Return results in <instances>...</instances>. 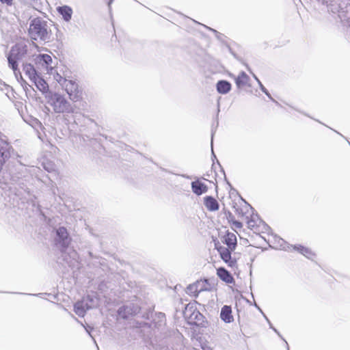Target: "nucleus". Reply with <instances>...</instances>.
I'll use <instances>...</instances> for the list:
<instances>
[{
    "label": "nucleus",
    "instance_id": "1",
    "mask_svg": "<svg viewBox=\"0 0 350 350\" xmlns=\"http://www.w3.org/2000/svg\"><path fill=\"white\" fill-rule=\"evenodd\" d=\"M27 34L33 42L38 41L40 43H46L53 39L48 22L40 16L30 20Z\"/></svg>",
    "mask_w": 350,
    "mask_h": 350
},
{
    "label": "nucleus",
    "instance_id": "2",
    "mask_svg": "<svg viewBox=\"0 0 350 350\" xmlns=\"http://www.w3.org/2000/svg\"><path fill=\"white\" fill-rule=\"evenodd\" d=\"M21 166L15 162H8L5 169L0 172V183L10 188L18 185L23 189L24 185Z\"/></svg>",
    "mask_w": 350,
    "mask_h": 350
},
{
    "label": "nucleus",
    "instance_id": "3",
    "mask_svg": "<svg viewBox=\"0 0 350 350\" xmlns=\"http://www.w3.org/2000/svg\"><path fill=\"white\" fill-rule=\"evenodd\" d=\"M28 52V46L23 42H17L12 46L9 53L6 55L8 64L16 77L18 78V73H20L18 69V62L21 60ZM18 80V79H17Z\"/></svg>",
    "mask_w": 350,
    "mask_h": 350
},
{
    "label": "nucleus",
    "instance_id": "4",
    "mask_svg": "<svg viewBox=\"0 0 350 350\" xmlns=\"http://www.w3.org/2000/svg\"><path fill=\"white\" fill-rule=\"evenodd\" d=\"M328 8V11L338 14L340 20L350 18V0H317Z\"/></svg>",
    "mask_w": 350,
    "mask_h": 350
},
{
    "label": "nucleus",
    "instance_id": "5",
    "mask_svg": "<svg viewBox=\"0 0 350 350\" xmlns=\"http://www.w3.org/2000/svg\"><path fill=\"white\" fill-rule=\"evenodd\" d=\"M47 103L53 107L57 113H72L75 112L73 106L60 94L53 92L46 96Z\"/></svg>",
    "mask_w": 350,
    "mask_h": 350
},
{
    "label": "nucleus",
    "instance_id": "6",
    "mask_svg": "<svg viewBox=\"0 0 350 350\" xmlns=\"http://www.w3.org/2000/svg\"><path fill=\"white\" fill-rule=\"evenodd\" d=\"M53 232L54 233V245L61 252H66L72 242V237L67 228L64 226H59L54 228Z\"/></svg>",
    "mask_w": 350,
    "mask_h": 350
},
{
    "label": "nucleus",
    "instance_id": "7",
    "mask_svg": "<svg viewBox=\"0 0 350 350\" xmlns=\"http://www.w3.org/2000/svg\"><path fill=\"white\" fill-rule=\"evenodd\" d=\"M183 316L188 319L190 325L206 327L208 322L205 320V317L193 304H187L185 310L183 311Z\"/></svg>",
    "mask_w": 350,
    "mask_h": 350
},
{
    "label": "nucleus",
    "instance_id": "8",
    "mask_svg": "<svg viewBox=\"0 0 350 350\" xmlns=\"http://www.w3.org/2000/svg\"><path fill=\"white\" fill-rule=\"evenodd\" d=\"M242 200L245 203V208L246 211H244L243 209H236V212L241 216H244L245 214H247L249 211V210L251 211L252 213L250 216V218L247 217V224L248 228L250 229H252L255 226H260L262 225L264 226V228L265 230H271V228L260 218V215L258 214V213L255 211V209L249 204L245 200L242 199Z\"/></svg>",
    "mask_w": 350,
    "mask_h": 350
},
{
    "label": "nucleus",
    "instance_id": "9",
    "mask_svg": "<svg viewBox=\"0 0 350 350\" xmlns=\"http://www.w3.org/2000/svg\"><path fill=\"white\" fill-rule=\"evenodd\" d=\"M141 307L134 303H130L127 305H124L118 309V316L122 319L126 320L130 317L135 316L139 313Z\"/></svg>",
    "mask_w": 350,
    "mask_h": 350
},
{
    "label": "nucleus",
    "instance_id": "10",
    "mask_svg": "<svg viewBox=\"0 0 350 350\" xmlns=\"http://www.w3.org/2000/svg\"><path fill=\"white\" fill-rule=\"evenodd\" d=\"M63 87L72 101L77 102L81 98L82 92L79 89V85L75 81L68 80Z\"/></svg>",
    "mask_w": 350,
    "mask_h": 350
},
{
    "label": "nucleus",
    "instance_id": "11",
    "mask_svg": "<svg viewBox=\"0 0 350 350\" xmlns=\"http://www.w3.org/2000/svg\"><path fill=\"white\" fill-rule=\"evenodd\" d=\"M12 150L13 148L9 143L0 139V172L10 158Z\"/></svg>",
    "mask_w": 350,
    "mask_h": 350
},
{
    "label": "nucleus",
    "instance_id": "12",
    "mask_svg": "<svg viewBox=\"0 0 350 350\" xmlns=\"http://www.w3.org/2000/svg\"><path fill=\"white\" fill-rule=\"evenodd\" d=\"M36 85V88L42 92V94L44 95V97L46 98V96H50L53 92H51L49 89V86L47 82L43 79V77L40 75L36 80L32 81Z\"/></svg>",
    "mask_w": 350,
    "mask_h": 350
},
{
    "label": "nucleus",
    "instance_id": "13",
    "mask_svg": "<svg viewBox=\"0 0 350 350\" xmlns=\"http://www.w3.org/2000/svg\"><path fill=\"white\" fill-rule=\"evenodd\" d=\"M217 275L226 284H234L235 280L232 273L224 267L217 269Z\"/></svg>",
    "mask_w": 350,
    "mask_h": 350
},
{
    "label": "nucleus",
    "instance_id": "14",
    "mask_svg": "<svg viewBox=\"0 0 350 350\" xmlns=\"http://www.w3.org/2000/svg\"><path fill=\"white\" fill-rule=\"evenodd\" d=\"M221 241L224 244L226 245L227 247L231 250H235L237 245V240L236 235L227 231L225 235L221 238Z\"/></svg>",
    "mask_w": 350,
    "mask_h": 350
},
{
    "label": "nucleus",
    "instance_id": "15",
    "mask_svg": "<svg viewBox=\"0 0 350 350\" xmlns=\"http://www.w3.org/2000/svg\"><path fill=\"white\" fill-rule=\"evenodd\" d=\"M151 323H152V329L161 328L166 323L165 314L161 312H155Z\"/></svg>",
    "mask_w": 350,
    "mask_h": 350
},
{
    "label": "nucleus",
    "instance_id": "16",
    "mask_svg": "<svg viewBox=\"0 0 350 350\" xmlns=\"http://www.w3.org/2000/svg\"><path fill=\"white\" fill-rule=\"evenodd\" d=\"M291 247L293 250L297 251L299 254H302L307 258L312 260L315 257V254L309 248L300 244L291 245Z\"/></svg>",
    "mask_w": 350,
    "mask_h": 350
},
{
    "label": "nucleus",
    "instance_id": "17",
    "mask_svg": "<svg viewBox=\"0 0 350 350\" xmlns=\"http://www.w3.org/2000/svg\"><path fill=\"white\" fill-rule=\"evenodd\" d=\"M191 186L193 193L197 196H201L208 191V186L200 180L191 182Z\"/></svg>",
    "mask_w": 350,
    "mask_h": 350
},
{
    "label": "nucleus",
    "instance_id": "18",
    "mask_svg": "<svg viewBox=\"0 0 350 350\" xmlns=\"http://www.w3.org/2000/svg\"><path fill=\"white\" fill-rule=\"evenodd\" d=\"M84 301L86 309L90 310L96 308L99 304V298L94 293L88 294L82 298Z\"/></svg>",
    "mask_w": 350,
    "mask_h": 350
},
{
    "label": "nucleus",
    "instance_id": "19",
    "mask_svg": "<svg viewBox=\"0 0 350 350\" xmlns=\"http://www.w3.org/2000/svg\"><path fill=\"white\" fill-rule=\"evenodd\" d=\"M52 57L51 55L44 53L38 54L36 58V64L45 66L47 70L52 69Z\"/></svg>",
    "mask_w": 350,
    "mask_h": 350
},
{
    "label": "nucleus",
    "instance_id": "20",
    "mask_svg": "<svg viewBox=\"0 0 350 350\" xmlns=\"http://www.w3.org/2000/svg\"><path fill=\"white\" fill-rule=\"evenodd\" d=\"M243 64L245 66L247 70L252 75L253 77L254 78V79L256 81V82L258 83V85L260 89V90L272 101L274 103H275L277 105H279L280 106V104L277 101L275 100L271 95V94L269 93V92L267 90V89L263 85V84L262 83V82L260 81V79L257 77V76L254 74L250 68L249 67L248 64H246V63H243Z\"/></svg>",
    "mask_w": 350,
    "mask_h": 350
},
{
    "label": "nucleus",
    "instance_id": "21",
    "mask_svg": "<svg viewBox=\"0 0 350 350\" xmlns=\"http://www.w3.org/2000/svg\"><path fill=\"white\" fill-rule=\"evenodd\" d=\"M57 11L62 16V19L65 22H70L73 14L72 9L70 6L64 5L57 8Z\"/></svg>",
    "mask_w": 350,
    "mask_h": 350
},
{
    "label": "nucleus",
    "instance_id": "22",
    "mask_svg": "<svg viewBox=\"0 0 350 350\" xmlns=\"http://www.w3.org/2000/svg\"><path fill=\"white\" fill-rule=\"evenodd\" d=\"M204 205L209 211H216L219 208V204L212 196H206L204 198Z\"/></svg>",
    "mask_w": 350,
    "mask_h": 350
},
{
    "label": "nucleus",
    "instance_id": "23",
    "mask_svg": "<svg viewBox=\"0 0 350 350\" xmlns=\"http://www.w3.org/2000/svg\"><path fill=\"white\" fill-rule=\"evenodd\" d=\"M215 88L219 94H226L231 90L232 84L227 80L221 79L216 83Z\"/></svg>",
    "mask_w": 350,
    "mask_h": 350
},
{
    "label": "nucleus",
    "instance_id": "24",
    "mask_svg": "<svg viewBox=\"0 0 350 350\" xmlns=\"http://www.w3.org/2000/svg\"><path fill=\"white\" fill-rule=\"evenodd\" d=\"M220 318L226 323H230L234 319L232 314V308L230 306L224 305L220 311Z\"/></svg>",
    "mask_w": 350,
    "mask_h": 350
},
{
    "label": "nucleus",
    "instance_id": "25",
    "mask_svg": "<svg viewBox=\"0 0 350 350\" xmlns=\"http://www.w3.org/2000/svg\"><path fill=\"white\" fill-rule=\"evenodd\" d=\"M23 71L25 75H27L29 79L33 81L36 80V79L40 75L35 68L33 65L31 64H23Z\"/></svg>",
    "mask_w": 350,
    "mask_h": 350
},
{
    "label": "nucleus",
    "instance_id": "26",
    "mask_svg": "<svg viewBox=\"0 0 350 350\" xmlns=\"http://www.w3.org/2000/svg\"><path fill=\"white\" fill-rule=\"evenodd\" d=\"M250 79V77L245 72L241 71L238 76L234 78V82L237 88L241 89L248 83Z\"/></svg>",
    "mask_w": 350,
    "mask_h": 350
},
{
    "label": "nucleus",
    "instance_id": "27",
    "mask_svg": "<svg viewBox=\"0 0 350 350\" xmlns=\"http://www.w3.org/2000/svg\"><path fill=\"white\" fill-rule=\"evenodd\" d=\"M215 249L217 250V252L220 256V258H221V260L223 261L226 260V259H228V258L230 259V256L232 255V253L234 251V250H231L228 247H226L224 246L220 245L219 242L217 243H215Z\"/></svg>",
    "mask_w": 350,
    "mask_h": 350
},
{
    "label": "nucleus",
    "instance_id": "28",
    "mask_svg": "<svg viewBox=\"0 0 350 350\" xmlns=\"http://www.w3.org/2000/svg\"><path fill=\"white\" fill-rule=\"evenodd\" d=\"M73 307H74V312L79 317H83L85 315L86 312L88 310V309H86V306L85 305V302L82 299L77 301L74 304Z\"/></svg>",
    "mask_w": 350,
    "mask_h": 350
},
{
    "label": "nucleus",
    "instance_id": "29",
    "mask_svg": "<svg viewBox=\"0 0 350 350\" xmlns=\"http://www.w3.org/2000/svg\"><path fill=\"white\" fill-rule=\"evenodd\" d=\"M199 284L200 283L196 282L189 284L186 288V293L189 295L197 297L200 293L198 287Z\"/></svg>",
    "mask_w": 350,
    "mask_h": 350
},
{
    "label": "nucleus",
    "instance_id": "30",
    "mask_svg": "<svg viewBox=\"0 0 350 350\" xmlns=\"http://www.w3.org/2000/svg\"><path fill=\"white\" fill-rule=\"evenodd\" d=\"M196 282H200L199 284V290L200 292L202 291H209L211 290L212 287L211 284L209 283V281L206 278H204L202 280H197Z\"/></svg>",
    "mask_w": 350,
    "mask_h": 350
},
{
    "label": "nucleus",
    "instance_id": "31",
    "mask_svg": "<svg viewBox=\"0 0 350 350\" xmlns=\"http://www.w3.org/2000/svg\"><path fill=\"white\" fill-rule=\"evenodd\" d=\"M136 327L140 329H152V323L144 322V321H137L136 322Z\"/></svg>",
    "mask_w": 350,
    "mask_h": 350
},
{
    "label": "nucleus",
    "instance_id": "32",
    "mask_svg": "<svg viewBox=\"0 0 350 350\" xmlns=\"http://www.w3.org/2000/svg\"><path fill=\"white\" fill-rule=\"evenodd\" d=\"M31 5L34 10L39 12L42 8V0H31Z\"/></svg>",
    "mask_w": 350,
    "mask_h": 350
},
{
    "label": "nucleus",
    "instance_id": "33",
    "mask_svg": "<svg viewBox=\"0 0 350 350\" xmlns=\"http://www.w3.org/2000/svg\"><path fill=\"white\" fill-rule=\"evenodd\" d=\"M215 135V131L213 129L211 130V159L213 162L214 163L215 159L217 160V157L215 154V152L213 150V137Z\"/></svg>",
    "mask_w": 350,
    "mask_h": 350
},
{
    "label": "nucleus",
    "instance_id": "34",
    "mask_svg": "<svg viewBox=\"0 0 350 350\" xmlns=\"http://www.w3.org/2000/svg\"><path fill=\"white\" fill-rule=\"evenodd\" d=\"M217 164L219 165L220 169H221V172H222V174H224V180L225 182L226 183V184L229 186V187L230 188V191H236V190L232 187L231 183L229 182V180L227 179L226 178V173H225V171L224 170V168L222 167V166L221 165L220 163L219 162L218 160H217Z\"/></svg>",
    "mask_w": 350,
    "mask_h": 350
},
{
    "label": "nucleus",
    "instance_id": "35",
    "mask_svg": "<svg viewBox=\"0 0 350 350\" xmlns=\"http://www.w3.org/2000/svg\"><path fill=\"white\" fill-rule=\"evenodd\" d=\"M217 164L219 165L220 169H221V172H222V174H224V180L225 182L226 183V184L229 186V187L230 188V191H236V190L232 187L231 183L229 182V180L227 179L226 178V173H225V171L224 170V168L222 167V166L221 165L220 163L219 162L218 160H217Z\"/></svg>",
    "mask_w": 350,
    "mask_h": 350
},
{
    "label": "nucleus",
    "instance_id": "36",
    "mask_svg": "<svg viewBox=\"0 0 350 350\" xmlns=\"http://www.w3.org/2000/svg\"><path fill=\"white\" fill-rule=\"evenodd\" d=\"M217 164L219 165L220 169H221V172H222V174H224V180L225 182L226 183V184L229 186V187L230 188V191H236V190L232 187L231 183L229 182V180L227 179L226 178V173H225V171L224 170V168L222 167V166L221 165L220 163L219 162L218 160H217Z\"/></svg>",
    "mask_w": 350,
    "mask_h": 350
},
{
    "label": "nucleus",
    "instance_id": "37",
    "mask_svg": "<svg viewBox=\"0 0 350 350\" xmlns=\"http://www.w3.org/2000/svg\"><path fill=\"white\" fill-rule=\"evenodd\" d=\"M224 262L228 265L230 267H234L237 265V261L236 258H233L232 257V255L230 256V259H226V260H224Z\"/></svg>",
    "mask_w": 350,
    "mask_h": 350
},
{
    "label": "nucleus",
    "instance_id": "38",
    "mask_svg": "<svg viewBox=\"0 0 350 350\" xmlns=\"http://www.w3.org/2000/svg\"><path fill=\"white\" fill-rule=\"evenodd\" d=\"M18 74L20 75V77H21V81H20L21 84L23 88L24 89V90L25 91L26 94H27V92L29 91V88H32V87L31 85H29L27 83V82L23 79L21 72Z\"/></svg>",
    "mask_w": 350,
    "mask_h": 350
},
{
    "label": "nucleus",
    "instance_id": "39",
    "mask_svg": "<svg viewBox=\"0 0 350 350\" xmlns=\"http://www.w3.org/2000/svg\"><path fill=\"white\" fill-rule=\"evenodd\" d=\"M206 28H207L208 30L213 31L215 35V37L217 38V40L221 41L222 40V37H224V34H222L221 33L217 31V30L211 28V27H207L206 25H204Z\"/></svg>",
    "mask_w": 350,
    "mask_h": 350
},
{
    "label": "nucleus",
    "instance_id": "40",
    "mask_svg": "<svg viewBox=\"0 0 350 350\" xmlns=\"http://www.w3.org/2000/svg\"><path fill=\"white\" fill-rule=\"evenodd\" d=\"M142 317L145 319H150L153 317V310L149 309L144 314H143Z\"/></svg>",
    "mask_w": 350,
    "mask_h": 350
},
{
    "label": "nucleus",
    "instance_id": "41",
    "mask_svg": "<svg viewBox=\"0 0 350 350\" xmlns=\"http://www.w3.org/2000/svg\"><path fill=\"white\" fill-rule=\"evenodd\" d=\"M55 79L56 81L61 85H64L66 82L68 81V79H66V78H64L62 77L61 75H59V74L57 75V76L55 77Z\"/></svg>",
    "mask_w": 350,
    "mask_h": 350
},
{
    "label": "nucleus",
    "instance_id": "42",
    "mask_svg": "<svg viewBox=\"0 0 350 350\" xmlns=\"http://www.w3.org/2000/svg\"><path fill=\"white\" fill-rule=\"evenodd\" d=\"M225 215L229 223H231L235 219L233 214L228 210L225 211Z\"/></svg>",
    "mask_w": 350,
    "mask_h": 350
},
{
    "label": "nucleus",
    "instance_id": "43",
    "mask_svg": "<svg viewBox=\"0 0 350 350\" xmlns=\"http://www.w3.org/2000/svg\"><path fill=\"white\" fill-rule=\"evenodd\" d=\"M227 47H228V49L229 52L232 54V56H233L236 59H237L238 61H239V62H242V59H241V58H240V57L237 55V54L234 51H232V49L230 48V46H228V45H227Z\"/></svg>",
    "mask_w": 350,
    "mask_h": 350
},
{
    "label": "nucleus",
    "instance_id": "44",
    "mask_svg": "<svg viewBox=\"0 0 350 350\" xmlns=\"http://www.w3.org/2000/svg\"><path fill=\"white\" fill-rule=\"evenodd\" d=\"M84 328H85L86 332L88 334V335L94 340V342H96L95 339L91 334V332L94 328L88 325H87L86 326H84Z\"/></svg>",
    "mask_w": 350,
    "mask_h": 350
},
{
    "label": "nucleus",
    "instance_id": "45",
    "mask_svg": "<svg viewBox=\"0 0 350 350\" xmlns=\"http://www.w3.org/2000/svg\"><path fill=\"white\" fill-rule=\"evenodd\" d=\"M231 224L237 228H241L243 227L242 222L235 219L231 222Z\"/></svg>",
    "mask_w": 350,
    "mask_h": 350
},
{
    "label": "nucleus",
    "instance_id": "46",
    "mask_svg": "<svg viewBox=\"0 0 350 350\" xmlns=\"http://www.w3.org/2000/svg\"><path fill=\"white\" fill-rule=\"evenodd\" d=\"M0 2L8 6H11L13 4V0H0Z\"/></svg>",
    "mask_w": 350,
    "mask_h": 350
},
{
    "label": "nucleus",
    "instance_id": "47",
    "mask_svg": "<svg viewBox=\"0 0 350 350\" xmlns=\"http://www.w3.org/2000/svg\"><path fill=\"white\" fill-rule=\"evenodd\" d=\"M106 1H107V6L109 8V13H111V4L114 1V0H106Z\"/></svg>",
    "mask_w": 350,
    "mask_h": 350
},
{
    "label": "nucleus",
    "instance_id": "48",
    "mask_svg": "<svg viewBox=\"0 0 350 350\" xmlns=\"http://www.w3.org/2000/svg\"><path fill=\"white\" fill-rule=\"evenodd\" d=\"M44 168L49 172H51L53 170V166L51 165H49L46 166V165H44Z\"/></svg>",
    "mask_w": 350,
    "mask_h": 350
},
{
    "label": "nucleus",
    "instance_id": "49",
    "mask_svg": "<svg viewBox=\"0 0 350 350\" xmlns=\"http://www.w3.org/2000/svg\"><path fill=\"white\" fill-rule=\"evenodd\" d=\"M269 327H270L271 329H273L275 333H277V334H278V335L279 336H280V337L282 338V336L280 334V333L278 332V330H277V329H275V328L272 325V324H271V321H269Z\"/></svg>",
    "mask_w": 350,
    "mask_h": 350
},
{
    "label": "nucleus",
    "instance_id": "50",
    "mask_svg": "<svg viewBox=\"0 0 350 350\" xmlns=\"http://www.w3.org/2000/svg\"><path fill=\"white\" fill-rule=\"evenodd\" d=\"M16 294H21V295H27V293H15ZM42 293H37V294H28V295L31 296H37V297H41Z\"/></svg>",
    "mask_w": 350,
    "mask_h": 350
},
{
    "label": "nucleus",
    "instance_id": "51",
    "mask_svg": "<svg viewBox=\"0 0 350 350\" xmlns=\"http://www.w3.org/2000/svg\"><path fill=\"white\" fill-rule=\"evenodd\" d=\"M0 85H3V86H5L6 88V89H8L10 88V86L8 84H6L5 82L1 81H0Z\"/></svg>",
    "mask_w": 350,
    "mask_h": 350
},
{
    "label": "nucleus",
    "instance_id": "52",
    "mask_svg": "<svg viewBox=\"0 0 350 350\" xmlns=\"http://www.w3.org/2000/svg\"><path fill=\"white\" fill-rule=\"evenodd\" d=\"M254 306L261 313H262V310L260 309V308L256 303L254 304Z\"/></svg>",
    "mask_w": 350,
    "mask_h": 350
},
{
    "label": "nucleus",
    "instance_id": "53",
    "mask_svg": "<svg viewBox=\"0 0 350 350\" xmlns=\"http://www.w3.org/2000/svg\"><path fill=\"white\" fill-rule=\"evenodd\" d=\"M254 306L261 313H262V310L260 309V308L256 303L254 304Z\"/></svg>",
    "mask_w": 350,
    "mask_h": 350
},
{
    "label": "nucleus",
    "instance_id": "54",
    "mask_svg": "<svg viewBox=\"0 0 350 350\" xmlns=\"http://www.w3.org/2000/svg\"><path fill=\"white\" fill-rule=\"evenodd\" d=\"M183 177L185 178H191V177L188 175H186V174H183L181 175Z\"/></svg>",
    "mask_w": 350,
    "mask_h": 350
},
{
    "label": "nucleus",
    "instance_id": "55",
    "mask_svg": "<svg viewBox=\"0 0 350 350\" xmlns=\"http://www.w3.org/2000/svg\"><path fill=\"white\" fill-rule=\"evenodd\" d=\"M262 314L263 317H265V320H267V321L269 323V321H269V319L267 317V316H266L263 312H262Z\"/></svg>",
    "mask_w": 350,
    "mask_h": 350
},
{
    "label": "nucleus",
    "instance_id": "56",
    "mask_svg": "<svg viewBox=\"0 0 350 350\" xmlns=\"http://www.w3.org/2000/svg\"><path fill=\"white\" fill-rule=\"evenodd\" d=\"M262 314L263 317H265V320H267V321L269 323V321H269V319L267 317V316H266L263 312H262Z\"/></svg>",
    "mask_w": 350,
    "mask_h": 350
},
{
    "label": "nucleus",
    "instance_id": "57",
    "mask_svg": "<svg viewBox=\"0 0 350 350\" xmlns=\"http://www.w3.org/2000/svg\"><path fill=\"white\" fill-rule=\"evenodd\" d=\"M334 132H335V133H337V134H339V135H341V133H339V132H337V131H336V130H334Z\"/></svg>",
    "mask_w": 350,
    "mask_h": 350
},
{
    "label": "nucleus",
    "instance_id": "58",
    "mask_svg": "<svg viewBox=\"0 0 350 350\" xmlns=\"http://www.w3.org/2000/svg\"><path fill=\"white\" fill-rule=\"evenodd\" d=\"M334 132H335V133H337V134H339V135H341V133H339V132H337V131H336V130H334Z\"/></svg>",
    "mask_w": 350,
    "mask_h": 350
},
{
    "label": "nucleus",
    "instance_id": "59",
    "mask_svg": "<svg viewBox=\"0 0 350 350\" xmlns=\"http://www.w3.org/2000/svg\"><path fill=\"white\" fill-rule=\"evenodd\" d=\"M334 132H335V133H337V134H339V135H341V133H339V132H337V131H336V130H334Z\"/></svg>",
    "mask_w": 350,
    "mask_h": 350
},
{
    "label": "nucleus",
    "instance_id": "60",
    "mask_svg": "<svg viewBox=\"0 0 350 350\" xmlns=\"http://www.w3.org/2000/svg\"><path fill=\"white\" fill-rule=\"evenodd\" d=\"M334 132H335V133H337V134H339V135H341V133H339V132H337V131H336V130H334Z\"/></svg>",
    "mask_w": 350,
    "mask_h": 350
},
{
    "label": "nucleus",
    "instance_id": "61",
    "mask_svg": "<svg viewBox=\"0 0 350 350\" xmlns=\"http://www.w3.org/2000/svg\"><path fill=\"white\" fill-rule=\"evenodd\" d=\"M246 242H248V240L247 239L244 240V243H246Z\"/></svg>",
    "mask_w": 350,
    "mask_h": 350
},
{
    "label": "nucleus",
    "instance_id": "62",
    "mask_svg": "<svg viewBox=\"0 0 350 350\" xmlns=\"http://www.w3.org/2000/svg\"><path fill=\"white\" fill-rule=\"evenodd\" d=\"M246 242H248V240L247 239L244 240V243H246Z\"/></svg>",
    "mask_w": 350,
    "mask_h": 350
},
{
    "label": "nucleus",
    "instance_id": "63",
    "mask_svg": "<svg viewBox=\"0 0 350 350\" xmlns=\"http://www.w3.org/2000/svg\"><path fill=\"white\" fill-rule=\"evenodd\" d=\"M220 111V109H219V107L218 106V109H217V114L219 113V112Z\"/></svg>",
    "mask_w": 350,
    "mask_h": 350
},
{
    "label": "nucleus",
    "instance_id": "64",
    "mask_svg": "<svg viewBox=\"0 0 350 350\" xmlns=\"http://www.w3.org/2000/svg\"><path fill=\"white\" fill-rule=\"evenodd\" d=\"M161 169L163 171L167 172V170H165V169H164V168L161 167Z\"/></svg>",
    "mask_w": 350,
    "mask_h": 350
}]
</instances>
